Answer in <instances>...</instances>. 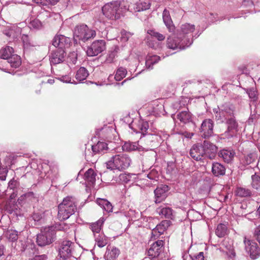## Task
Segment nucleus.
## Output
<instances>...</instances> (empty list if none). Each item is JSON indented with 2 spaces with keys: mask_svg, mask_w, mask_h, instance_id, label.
Segmentation results:
<instances>
[{
  "mask_svg": "<svg viewBox=\"0 0 260 260\" xmlns=\"http://www.w3.org/2000/svg\"><path fill=\"white\" fill-rule=\"evenodd\" d=\"M127 10V5L124 1H113L105 4L102 8L103 14L108 19L116 20L120 18Z\"/></svg>",
  "mask_w": 260,
  "mask_h": 260,
  "instance_id": "obj_1",
  "label": "nucleus"
},
{
  "mask_svg": "<svg viewBox=\"0 0 260 260\" xmlns=\"http://www.w3.org/2000/svg\"><path fill=\"white\" fill-rule=\"evenodd\" d=\"M77 200L71 196L64 198L58 205V218L59 220H66L74 214L77 210Z\"/></svg>",
  "mask_w": 260,
  "mask_h": 260,
  "instance_id": "obj_2",
  "label": "nucleus"
},
{
  "mask_svg": "<svg viewBox=\"0 0 260 260\" xmlns=\"http://www.w3.org/2000/svg\"><path fill=\"white\" fill-rule=\"evenodd\" d=\"M132 162L131 157L126 153L116 154L111 157L106 162L107 168L111 170L120 171L127 169Z\"/></svg>",
  "mask_w": 260,
  "mask_h": 260,
  "instance_id": "obj_3",
  "label": "nucleus"
},
{
  "mask_svg": "<svg viewBox=\"0 0 260 260\" xmlns=\"http://www.w3.org/2000/svg\"><path fill=\"white\" fill-rule=\"evenodd\" d=\"M55 239V228L51 226L44 228L41 233L37 235L36 241L39 246L43 247L50 245Z\"/></svg>",
  "mask_w": 260,
  "mask_h": 260,
  "instance_id": "obj_4",
  "label": "nucleus"
},
{
  "mask_svg": "<svg viewBox=\"0 0 260 260\" xmlns=\"http://www.w3.org/2000/svg\"><path fill=\"white\" fill-rule=\"evenodd\" d=\"M215 119L219 123H223L235 115L234 111L228 104H224L218 106L213 110Z\"/></svg>",
  "mask_w": 260,
  "mask_h": 260,
  "instance_id": "obj_5",
  "label": "nucleus"
},
{
  "mask_svg": "<svg viewBox=\"0 0 260 260\" xmlns=\"http://www.w3.org/2000/svg\"><path fill=\"white\" fill-rule=\"evenodd\" d=\"M74 35V37L85 42L95 37L96 32L94 30L89 29L86 24H82L76 26Z\"/></svg>",
  "mask_w": 260,
  "mask_h": 260,
  "instance_id": "obj_6",
  "label": "nucleus"
},
{
  "mask_svg": "<svg viewBox=\"0 0 260 260\" xmlns=\"http://www.w3.org/2000/svg\"><path fill=\"white\" fill-rule=\"evenodd\" d=\"M191 44V41L183 40L181 37V34H178L177 37L173 35L172 36H170L167 39V46L173 50L184 49Z\"/></svg>",
  "mask_w": 260,
  "mask_h": 260,
  "instance_id": "obj_7",
  "label": "nucleus"
},
{
  "mask_svg": "<svg viewBox=\"0 0 260 260\" xmlns=\"http://www.w3.org/2000/svg\"><path fill=\"white\" fill-rule=\"evenodd\" d=\"M106 49V42L103 40L94 41L88 47L86 53L89 56H96Z\"/></svg>",
  "mask_w": 260,
  "mask_h": 260,
  "instance_id": "obj_8",
  "label": "nucleus"
},
{
  "mask_svg": "<svg viewBox=\"0 0 260 260\" xmlns=\"http://www.w3.org/2000/svg\"><path fill=\"white\" fill-rule=\"evenodd\" d=\"M244 243L246 252L249 255L251 259H255L259 256L260 248L255 242L245 238Z\"/></svg>",
  "mask_w": 260,
  "mask_h": 260,
  "instance_id": "obj_9",
  "label": "nucleus"
},
{
  "mask_svg": "<svg viewBox=\"0 0 260 260\" xmlns=\"http://www.w3.org/2000/svg\"><path fill=\"white\" fill-rule=\"evenodd\" d=\"M223 123H225L227 128L222 135L228 139L232 138L238 131V123L236 119L235 115L233 117L228 118Z\"/></svg>",
  "mask_w": 260,
  "mask_h": 260,
  "instance_id": "obj_10",
  "label": "nucleus"
},
{
  "mask_svg": "<svg viewBox=\"0 0 260 260\" xmlns=\"http://www.w3.org/2000/svg\"><path fill=\"white\" fill-rule=\"evenodd\" d=\"M202 143L204 159H214L217 152V147L208 140H204Z\"/></svg>",
  "mask_w": 260,
  "mask_h": 260,
  "instance_id": "obj_11",
  "label": "nucleus"
},
{
  "mask_svg": "<svg viewBox=\"0 0 260 260\" xmlns=\"http://www.w3.org/2000/svg\"><path fill=\"white\" fill-rule=\"evenodd\" d=\"M74 249V243L69 240L62 242L59 249V255L62 259H67L72 256Z\"/></svg>",
  "mask_w": 260,
  "mask_h": 260,
  "instance_id": "obj_12",
  "label": "nucleus"
},
{
  "mask_svg": "<svg viewBox=\"0 0 260 260\" xmlns=\"http://www.w3.org/2000/svg\"><path fill=\"white\" fill-rule=\"evenodd\" d=\"M214 122L211 119L204 120L200 128V135L205 139L209 138L213 134Z\"/></svg>",
  "mask_w": 260,
  "mask_h": 260,
  "instance_id": "obj_13",
  "label": "nucleus"
},
{
  "mask_svg": "<svg viewBox=\"0 0 260 260\" xmlns=\"http://www.w3.org/2000/svg\"><path fill=\"white\" fill-rule=\"evenodd\" d=\"M71 40L70 38L63 35H56L52 40V44L56 49H60L65 50L66 48L70 47Z\"/></svg>",
  "mask_w": 260,
  "mask_h": 260,
  "instance_id": "obj_14",
  "label": "nucleus"
},
{
  "mask_svg": "<svg viewBox=\"0 0 260 260\" xmlns=\"http://www.w3.org/2000/svg\"><path fill=\"white\" fill-rule=\"evenodd\" d=\"M66 52L60 49H56L49 56L51 64H57L63 62L66 57Z\"/></svg>",
  "mask_w": 260,
  "mask_h": 260,
  "instance_id": "obj_15",
  "label": "nucleus"
},
{
  "mask_svg": "<svg viewBox=\"0 0 260 260\" xmlns=\"http://www.w3.org/2000/svg\"><path fill=\"white\" fill-rule=\"evenodd\" d=\"M20 189L19 181L17 179L12 178L8 183L7 189L5 190L6 194L9 196L10 198H15Z\"/></svg>",
  "mask_w": 260,
  "mask_h": 260,
  "instance_id": "obj_16",
  "label": "nucleus"
},
{
  "mask_svg": "<svg viewBox=\"0 0 260 260\" xmlns=\"http://www.w3.org/2000/svg\"><path fill=\"white\" fill-rule=\"evenodd\" d=\"M195 30V26L190 23H185L181 26L180 31L179 34H181L182 38L186 41L188 40L193 42V36L192 33Z\"/></svg>",
  "mask_w": 260,
  "mask_h": 260,
  "instance_id": "obj_17",
  "label": "nucleus"
},
{
  "mask_svg": "<svg viewBox=\"0 0 260 260\" xmlns=\"http://www.w3.org/2000/svg\"><path fill=\"white\" fill-rule=\"evenodd\" d=\"M151 3L149 1H139L135 4L127 5V10L131 12H140L149 9Z\"/></svg>",
  "mask_w": 260,
  "mask_h": 260,
  "instance_id": "obj_18",
  "label": "nucleus"
},
{
  "mask_svg": "<svg viewBox=\"0 0 260 260\" xmlns=\"http://www.w3.org/2000/svg\"><path fill=\"white\" fill-rule=\"evenodd\" d=\"M189 154L190 156L197 161L204 159L203 143H197L193 145L190 150Z\"/></svg>",
  "mask_w": 260,
  "mask_h": 260,
  "instance_id": "obj_19",
  "label": "nucleus"
},
{
  "mask_svg": "<svg viewBox=\"0 0 260 260\" xmlns=\"http://www.w3.org/2000/svg\"><path fill=\"white\" fill-rule=\"evenodd\" d=\"M170 188L167 185H160L154 191L155 194V203H159L163 201L167 197V192Z\"/></svg>",
  "mask_w": 260,
  "mask_h": 260,
  "instance_id": "obj_20",
  "label": "nucleus"
},
{
  "mask_svg": "<svg viewBox=\"0 0 260 260\" xmlns=\"http://www.w3.org/2000/svg\"><path fill=\"white\" fill-rule=\"evenodd\" d=\"M164 242L162 240H157L152 244L148 250V255L152 257H157L163 250Z\"/></svg>",
  "mask_w": 260,
  "mask_h": 260,
  "instance_id": "obj_21",
  "label": "nucleus"
},
{
  "mask_svg": "<svg viewBox=\"0 0 260 260\" xmlns=\"http://www.w3.org/2000/svg\"><path fill=\"white\" fill-rule=\"evenodd\" d=\"M218 155L225 162L229 164L233 161L235 152L232 149H223L218 152Z\"/></svg>",
  "mask_w": 260,
  "mask_h": 260,
  "instance_id": "obj_22",
  "label": "nucleus"
},
{
  "mask_svg": "<svg viewBox=\"0 0 260 260\" xmlns=\"http://www.w3.org/2000/svg\"><path fill=\"white\" fill-rule=\"evenodd\" d=\"M96 174L92 169H88L84 173V179L88 186L90 187L94 185L96 180Z\"/></svg>",
  "mask_w": 260,
  "mask_h": 260,
  "instance_id": "obj_23",
  "label": "nucleus"
},
{
  "mask_svg": "<svg viewBox=\"0 0 260 260\" xmlns=\"http://www.w3.org/2000/svg\"><path fill=\"white\" fill-rule=\"evenodd\" d=\"M122 149L124 151L131 152L136 150L141 151L143 148L140 146L137 142L127 141L125 142L122 145Z\"/></svg>",
  "mask_w": 260,
  "mask_h": 260,
  "instance_id": "obj_24",
  "label": "nucleus"
},
{
  "mask_svg": "<svg viewBox=\"0 0 260 260\" xmlns=\"http://www.w3.org/2000/svg\"><path fill=\"white\" fill-rule=\"evenodd\" d=\"M212 172L216 177L223 176L225 173V168L221 164L215 162L212 164Z\"/></svg>",
  "mask_w": 260,
  "mask_h": 260,
  "instance_id": "obj_25",
  "label": "nucleus"
},
{
  "mask_svg": "<svg viewBox=\"0 0 260 260\" xmlns=\"http://www.w3.org/2000/svg\"><path fill=\"white\" fill-rule=\"evenodd\" d=\"M162 19L170 31H173L175 29V26L173 24V21L171 18L169 11L165 9L162 13Z\"/></svg>",
  "mask_w": 260,
  "mask_h": 260,
  "instance_id": "obj_26",
  "label": "nucleus"
},
{
  "mask_svg": "<svg viewBox=\"0 0 260 260\" xmlns=\"http://www.w3.org/2000/svg\"><path fill=\"white\" fill-rule=\"evenodd\" d=\"M136 124L137 128L135 129L134 131H136L137 133H140L143 136H145L147 134V130L149 128L148 122L143 120H139Z\"/></svg>",
  "mask_w": 260,
  "mask_h": 260,
  "instance_id": "obj_27",
  "label": "nucleus"
},
{
  "mask_svg": "<svg viewBox=\"0 0 260 260\" xmlns=\"http://www.w3.org/2000/svg\"><path fill=\"white\" fill-rule=\"evenodd\" d=\"M108 149V144L104 142L99 141L92 146V150L94 154L104 153Z\"/></svg>",
  "mask_w": 260,
  "mask_h": 260,
  "instance_id": "obj_28",
  "label": "nucleus"
},
{
  "mask_svg": "<svg viewBox=\"0 0 260 260\" xmlns=\"http://www.w3.org/2000/svg\"><path fill=\"white\" fill-rule=\"evenodd\" d=\"M19 205L15 202V198H10L5 205L6 210L9 213H12L15 212L19 208Z\"/></svg>",
  "mask_w": 260,
  "mask_h": 260,
  "instance_id": "obj_29",
  "label": "nucleus"
},
{
  "mask_svg": "<svg viewBox=\"0 0 260 260\" xmlns=\"http://www.w3.org/2000/svg\"><path fill=\"white\" fill-rule=\"evenodd\" d=\"M96 203L107 212L109 213L112 212L113 206L111 203L108 200L99 198L96 200Z\"/></svg>",
  "mask_w": 260,
  "mask_h": 260,
  "instance_id": "obj_30",
  "label": "nucleus"
},
{
  "mask_svg": "<svg viewBox=\"0 0 260 260\" xmlns=\"http://www.w3.org/2000/svg\"><path fill=\"white\" fill-rule=\"evenodd\" d=\"M104 222V218H101L96 222L89 223V228L93 232L94 235V234H100V232L102 230V227Z\"/></svg>",
  "mask_w": 260,
  "mask_h": 260,
  "instance_id": "obj_31",
  "label": "nucleus"
},
{
  "mask_svg": "<svg viewBox=\"0 0 260 260\" xmlns=\"http://www.w3.org/2000/svg\"><path fill=\"white\" fill-rule=\"evenodd\" d=\"M94 237L95 243L99 247H103L107 244V238L103 233L94 234Z\"/></svg>",
  "mask_w": 260,
  "mask_h": 260,
  "instance_id": "obj_32",
  "label": "nucleus"
},
{
  "mask_svg": "<svg viewBox=\"0 0 260 260\" xmlns=\"http://www.w3.org/2000/svg\"><path fill=\"white\" fill-rule=\"evenodd\" d=\"M160 60V57L154 55H148L146 57V67L147 69H152L153 68V64L157 63Z\"/></svg>",
  "mask_w": 260,
  "mask_h": 260,
  "instance_id": "obj_33",
  "label": "nucleus"
},
{
  "mask_svg": "<svg viewBox=\"0 0 260 260\" xmlns=\"http://www.w3.org/2000/svg\"><path fill=\"white\" fill-rule=\"evenodd\" d=\"M177 118L181 122L186 123L191 121V114L187 111H184L177 114Z\"/></svg>",
  "mask_w": 260,
  "mask_h": 260,
  "instance_id": "obj_34",
  "label": "nucleus"
},
{
  "mask_svg": "<svg viewBox=\"0 0 260 260\" xmlns=\"http://www.w3.org/2000/svg\"><path fill=\"white\" fill-rule=\"evenodd\" d=\"M119 50L118 46H114L112 49L110 51L107 55L105 62L107 63H110L114 62L115 58L117 56V54Z\"/></svg>",
  "mask_w": 260,
  "mask_h": 260,
  "instance_id": "obj_35",
  "label": "nucleus"
},
{
  "mask_svg": "<svg viewBox=\"0 0 260 260\" xmlns=\"http://www.w3.org/2000/svg\"><path fill=\"white\" fill-rule=\"evenodd\" d=\"M7 62L10 64L11 67L14 68H18L21 63L20 56L15 54L11 55Z\"/></svg>",
  "mask_w": 260,
  "mask_h": 260,
  "instance_id": "obj_36",
  "label": "nucleus"
},
{
  "mask_svg": "<svg viewBox=\"0 0 260 260\" xmlns=\"http://www.w3.org/2000/svg\"><path fill=\"white\" fill-rule=\"evenodd\" d=\"M89 74L88 71L84 67H81L76 73V79L81 82L86 79Z\"/></svg>",
  "mask_w": 260,
  "mask_h": 260,
  "instance_id": "obj_37",
  "label": "nucleus"
},
{
  "mask_svg": "<svg viewBox=\"0 0 260 260\" xmlns=\"http://www.w3.org/2000/svg\"><path fill=\"white\" fill-rule=\"evenodd\" d=\"M157 213L165 218H170L172 215V210L169 207H159L156 209Z\"/></svg>",
  "mask_w": 260,
  "mask_h": 260,
  "instance_id": "obj_38",
  "label": "nucleus"
},
{
  "mask_svg": "<svg viewBox=\"0 0 260 260\" xmlns=\"http://www.w3.org/2000/svg\"><path fill=\"white\" fill-rule=\"evenodd\" d=\"M13 54V48L7 46L1 49L0 51V56L1 58L8 60L11 55Z\"/></svg>",
  "mask_w": 260,
  "mask_h": 260,
  "instance_id": "obj_39",
  "label": "nucleus"
},
{
  "mask_svg": "<svg viewBox=\"0 0 260 260\" xmlns=\"http://www.w3.org/2000/svg\"><path fill=\"white\" fill-rule=\"evenodd\" d=\"M228 228L226 224H219L215 230V234L219 238L223 237L227 234Z\"/></svg>",
  "mask_w": 260,
  "mask_h": 260,
  "instance_id": "obj_40",
  "label": "nucleus"
},
{
  "mask_svg": "<svg viewBox=\"0 0 260 260\" xmlns=\"http://www.w3.org/2000/svg\"><path fill=\"white\" fill-rule=\"evenodd\" d=\"M251 185L254 189L260 191V175L255 173L251 176Z\"/></svg>",
  "mask_w": 260,
  "mask_h": 260,
  "instance_id": "obj_41",
  "label": "nucleus"
},
{
  "mask_svg": "<svg viewBox=\"0 0 260 260\" xmlns=\"http://www.w3.org/2000/svg\"><path fill=\"white\" fill-rule=\"evenodd\" d=\"M188 218L192 221H197L202 218L201 214L194 209H190L187 212Z\"/></svg>",
  "mask_w": 260,
  "mask_h": 260,
  "instance_id": "obj_42",
  "label": "nucleus"
},
{
  "mask_svg": "<svg viewBox=\"0 0 260 260\" xmlns=\"http://www.w3.org/2000/svg\"><path fill=\"white\" fill-rule=\"evenodd\" d=\"M170 224L171 221L170 220H163L159 224H157L155 228L159 231V233L163 234L167 228L170 226Z\"/></svg>",
  "mask_w": 260,
  "mask_h": 260,
  "instance_id": "obj_43",
  "label": "nucleus"
},
{
  "mask_svg": "<svg viewBox=\"0 0 260 260\" xmlns=\"http://www.w3.org/2000/svg\"><path fill=\"white\" fill-rule=\"evenodd\" d=\"M236 193L240 197H247L250 196L251 192L248 189L240 187L237 188Z\"/></svg>",
  "mask_w": 260,
  "mask_h": 260,
  "instance_id": "obj_44",
  "label": "nucleus"
},
{
  "mask_svg": "<svg viewBox=\"0 0 260 260\" xmlns=\"http://www.w3.org/2000/svg\"><path fill=\"white\" fill-rule=\"evenodd\" d=\"M247 93L251 101L255 102L258 99V93L256 89L254 87H251L247 90Z\"/></svg>",
  "mask_w": 260,
  "mask_h": 260,
  "instance_id": "obj_45",
  "label": "nucleus"
},
{
  "mask_svg": "<svg viewBox=\"0 0 260 260\" xmlns=\"http://www.w3.org/2000/svg\"><path fill=\"white\" fill-rule=\"evenodd\" d=\"M126 73L127 71L125 68L122 67L119 68L117 69L116 73L115 75V80L116 81H120L125 77Z\"/></svg>",
  "mask_w": 260,
  "mask_h": 260,
  "instance_id": "obj_46",
  "label": "nucleus"
},
{
  "mask_svg": "<svg viewBox=\"0 0 260 260\" xmlns=\"http://www.w3.org/2000/svg\"><path fill=\"white\" fill-rule=\"evenodd\" d=\"M106 252L108 253L111 256H112L114 259H116L120 253V251L118 248L109 246L107 247Z\"/></svg>",
  "mask_w": 260,
  "mask_h": 260,
  "instance_id": "obj_47",
  "label": "nucleus"
},
{
  "mask_svg": "<svg viewBox=\"0 0 260 260\" xmlns=\"http://www.w3.org/2000/svg\"><path fill=\"white\" fill-rule=\"evenodd\" d=\"M147 33L151 37L156 38L158 41H162L165 38V37L163 35L156 32L153 29L148 30Z\"/></svg>",
  "mask_w": 260,
  "mask_h": 260,
  "instance_id": "obj_48",
  "label": "nucleus"
},
{
  "mask_svg": "<svg viewBox=\"0 0 260 260\" xmlns=\"http://www.w3.org/2000/svg\"><path fill=\"white\" fill-rule=\"evenodd\" d=\"M255 160V155L251 153L244 157L243 162L245 165H248L254 162Z\"/></svg>",
  "mask_w": 260,
  "mask_h": 260,
  "instance_id": "obj_49",
  "label": "nucleus"
},
{
  "mask_svg": "<svg viewBox=\"0 0 260 260\" xmlns=\"http://www.w3.org/2000/svg\"><path fill=\"white\" fill-rule=\"evenodd\" d=\"M30 28L40 29L42 27L41 22L38 19H34L29 22Z\"/></svg>",
  "mask_w": 260,
  "mask_h": 260,
  "instance_id": "obj_50",
  "label": "nucleus"
},
{
  "mask_svg": "<svg viewBox=\"0 0 260 260\" xmlns=\"http://www.w3.org/2000/svg\"><path fill=\"white\" fill-rule=\"evenodd\" d=\"M21 232H18L17 231H10L9 234V239L11 240L12 241H16L18 238Z\"/></svg>",
  "mask_w": 260,
  "mask_h": 260,
  "instance_id": "obj_51",
  "label": "nucleus"
},
{
  "mask_svg": "<svg viewBox=\"0 0 260 260\" xmlns=\"http://www.w3.org/2000/svg\"><path fill=\"white\" fill-rule=\"evenodd\" d=\"M8 172L7 168L0 166V180L1 181H3L6 180Z\"/></svg>",
  "mask_w": 260,
  "mask_h": 260,
  "instance_id": "obj_52",
  "label": "nucleus"
},
{
  "mask_svg": "<svg viewBox=\"0 0 260 260\" xmlns=\"http://www.w3.org/2000/svg\"><path fill=\"white\" fill-rule=\"evenodd\" d=\"M25 197L27 201H35L37 200V198L35 196L34 193L31 191H29L25 193Z\"/></svg>",
  "mask_w": 260,
  "mask_h": 260,
  "instance_id": "obj_53",
  "label": "nucleus"
},
{
  "mask_svg": "<svg viewBox=\"0 0 260 260\" xmlns=\"http://www.w3.org/2000/svg\"><path fill=\"white\" fill-rule=\"evenodd\" d=\"M54 228H55V232L56 233L57 230L67 231L69 229V225L63 223L56 225L55 226H54Z\"/></svg>",
  "mask_w": 260,
  "mask_h": 260,
  "instance_id": "obj_54",
  "label": "nucleus"
},
{
  "mask_svg": "<svg viewBox=\"0 0 260 260\" xmlns=\"http://www.w3.org/2000/svg\"><path fill=\"white\" fill-rule=\"evenodd\" d=\"M131 176L129 174H121L119 175V178L121 181L124 183H127L130 181Z\"/></svg>",
  "mask_w": 260,
  "mask_h": 260,
  "instance_id": "obj_55",
  "label": "nucleus"
},
{
  "mask_svg": "<svg viewBox=\"0 0 260 260\" xmlns=\"http://www.w3.org/2000/svg\"><path fill=\"white\" fill-rule=\"evenodd\" d=\"M32 218L35 221H39L42 219V214L40 212H34Z\"/></svg>",
  "mask_w": 260,
  "mask_h": 260,
  "instance_id": "obj_56",
  "label": "nucleus"
},
{
  "mask_svg": "<svg viewBox=\"0 0 260 260\" xmlns=\"http://www.w3.org/2000/svg\"><path fill=\"white\" fill-rule=\"evenodd\" d=\"M161 235H162V234L159 233V231L156 230V228H154L151 232V239L156 240Z\"/></svg>",
  "mask_w": 260,
  "mask_h": 260,
  "instance_id": "obj_57",
  "label": "nucleus"
},
{
  "mask_svg": "<svg viewBox=\"0 0 260 260\" xmlns=\"http://www.w3.org/2000/svg\"><path fill=\"white\" fill-rule=\"evenodd\" d=\"M206 18L209 23H213L216 20L215 15L212 13H209L206 14Z\"/></svg>",
  "mask_w": 260,
  "mask_h": 260,
  "instance_id": "obj_58",
  "label": "nucleus"
},
{
  "mask_svg": "<svg viewBox=\"0 0 260 260\" xmlns=\"http://www.w3.org/2000/svg\"><path fill=\"white\" fill-rule=\"evenodd\" d=\"M47 256L45 254L38 255L28 258L27 260H46Z\"/></svg>",
  "mask_w": 260,
  "mask_h": 260,
  "instance_id": "obj_59",
  "label": "nucleus"
},
{
  "mask_svg": "<svg viewBox=\"0 0 260 260\" xmlns=\"http://www.w3.org/2000/svg\"><path fill=\"white\" fill-rule=\"evenodd\" d=\"M26 201V198L25 193H24L18 199L17 203L18 205L22 206Z\"/></svg>",
  "mask_w": 260,
  "mask_h": 260,
  "instance_id": "obj_60",
  "label": "nucleus"
},
{
  "mask_svg": "<svg viewBox=\"0 0 260 260\" xmlns=\"http://www.w3.org/2000/svg\"><path fill=\"white\" fill-rule=\"evenodd\" d=\"M254 236L257 241L260 244V225L258 226L255 230Z\"/></svg>",
  "mask_w": 260,
  "mask_h": 260,
  "instance_id": "obj_61",
  "label": "nucleus"
},
{
  "mask_svg": "<svg viewBox=\"0 0 260 260\" xmlns=\"http://www.w3.org/2000/svg\"><path fill=\"white\" fill-rule=\"evenodd\" d=\"M192 260H204V253L203 252H199L192 258Z\"/></svg>",
  "mask_w": 260,
  "mask_h": 260,
  "instance_id": "obj_62",
  "label": "nucleus"
},
{
  "mask_svg": "<svg viewBox=\"0 0 260 260\" xmlns=\"http://www.w3.org/2000/svg\"><path fill=\"white\" fill-rule=\"evenodd\" d=\"M131 36L132 35L130 32H125L122 34L121 38L124 41H127Z\"/></svg>",
  "mask_w": 260,
  "mask_h": 260,
  "instance_id": "obj_63",
  "label": "nucleus"
},
{
  "mask_svg": "<svg viewBox=\"0 0 260 260\" xmlns=\"http://www.w3.org/2000/svg\"><path fill=\"white\" fill-rule=\"evenodd\" d=\"M61 81L66 83H69L71 82V78L68 76H63L60 78Z\"/></svg>",
  "mask_w": 260,
  "mask_h": 260,
  "instance_id": "obj_64",
  "label": "nucleus"
}]
</instances>
